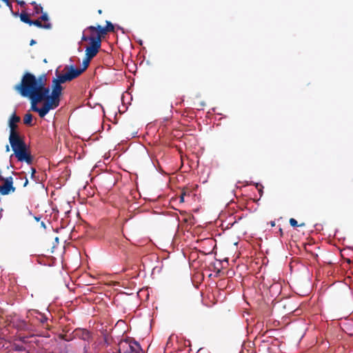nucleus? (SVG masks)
Here are the masks:
<instances>
[{"instance_id":"21","label":"nucleus","mask_w":353,"mask_h":353,"mask_svg":"<svg viewBox=\"0 0 353 353\" xmlns=\"http://www.w3.org/2000/svg\"><path fill=\"white\" fill-rule=\"evenodd\" d=\"M236 223H237L236 221H233L232 223H228L226 227L228 228H231V227H232Z\"/></svg>"},{"instance_id":"10","label":"nucleus","mask_w":353,"mask_h":353,"mask_svg":"<svg viewBox=\"0 0 353 353\" xmlns=\"http://www.w3.org/2000/svg\"><path fill=\"white\" fill-rule=\"evenodd\" d=\"M35 26L40 28H44V29H51L52 24L50 22H46L42 23L41 21L39 19L37 20H32L30 26Z\"/></svg>"},{"instance_id":"5","label":"nucleus","mask_w":353,"mask_h":353,"mask_svg":"<svg viewBox=\"0 0 353 353\" xmlns=\"http://www.w3.org/2000/svg\"><path fill=\"white\" fill-rule=\"evenodd\" d=\"M121 350L124 353H140L141 348L139 343L135 341H121Z\"/></svg>"},{"instance_id":"8","label":"nucleus","mask_w":353,"mask_h":353,"mask_svg":"<svg viewBox=\"0 0 353 353\" xmlns=\"http://www.w3.org/2000/svg\"><path fill=\"white\" fill-rule=\"evenodd\" d=\"M74 333L75 336H77L79 339H81L85 341H89L92 338V335H91L90 332L85 329H82V328L76 329L74 331Z\"/></svg>"},{"instance_id":"25","label":"nucleus","mask_w":353,"mask_h":353,"mask_svg":"<svg viewBox=\"0 0 353 353\" xmlns=\"http://www.w3.org/2000/svg\"><path fill=\"white\" fill-rule=\"evenodd\" d=\"M28 179L26 177H25V181L23 183V186L26 187L28 185Z\"/></svg>"},{"instance_id":"12","label":"nucleus","mask_w":353,"mask_h":353,"mask_svg":"<svg viewBox=\"0 0 353 353\" xmlns=\"http://www.w3.org/2000/svg\"><path fill=\"white\" fill-rule=\"evenodd\" d=\"M18 159L19 161H26L28 164H31L33 159L34 156H15Z\"/></svg>"},{"instance_id":"27","label":"nucleus","mask_w":353,"mask_h":353,"mask_svg":"<svg viewBox=\"0 0 353 353\" xmlns=\"http://www.w3.org/2000/svg\"><path fill=\"white\" fill-rule=\"evenodd\" d=\"M35 43H36V41H35V40H34V39H32V40L30 41V46H33V45H34V44H35Z\"/></svg>"},{"instance_id":"2","label":"nucleus","mask_w":353,"mask_h":353,"mask_svg":"<svg viewBox=\"0 0 353 353\" xmlns=\"http://www.w3.org/2000/svg\"><path fill=\"white\" fill-rule=\"evenodd\" d=\"M104 37L100 33L99 26H90L83 31L81 41H89V46L86 49L99 51L101 46V39Z\"/></svg>"},{"instance_id":"31","label":"nucleus","mask_w":353,"mask_h":353,"mask_svg":"<svg viewBox=\"0 0 353 353\" xmlns=\"http://www.w3.org/2000/svg\"><path fill=\"white\" fill-rule=\"evenodd\" d=\"M37 221H39L40 218L34 217Z\"/></svg>"},{"instance_id":"23","label":"nucleus","mask_w":353,"mask_h":353,"mask_svg":"<svg viewBox=\"0 0 353 353\" xmlns=\"http://www.w3.org/2000/svg\"><path fill=\"white\" fill-rule=\"evenodd\" d=\"M114 353H124L123 350H121V342L119 344V351H118V352H114Z\"/></svg>"},{"instance_id":"18","label":"nucleus","mask_w":353,"mask_h":353,"mask_svg":"<svg viewBox=\"0 0 353 353\" xmlns=\"http://www.w3.org/2000/svg\"><path fill=\"white\" fill-rule=\"evenodd\" d=\"M110 157L111 156H104V159H103L104 164L109 163L112 161V159H110Z\"/></svg>"},{"instance_id":"4","label":"nucleus","mask_w":353,"mask_h":353,"mask_svg":"<svg viewBox=\"0 0 353 353\" xmlns=\"http://www.w3.org/2000/svg\"><path fill=\"white\" fill-rule=\"evenodd\" d=\"M3 185L0 187V192L2 195H8L13 193L16 190V188L13 185V179L12 176L2 179Z\"/></svg>"},{"instance_id":"17","label":"nucleus","mask_w":353,"mask_h":353,"mask_svg":"<svg viewBox=\"0 0 353 353\" xmlns=\"http://www.w3.org/2000/svg\"><path fill=\"white\" fill-rule=\"evenodd\" d=\"M39 19L42 21H43L44 23L48 22V16L46 12H43L42 15L40 17Z\"/></svg>"},{"instance_id":"19","label":"nucleus","mask_w":353,"mask_h":353,"mask_svg":"<svg viewBox=\"0 0 353 353\" xmlns=\"http://www.w3.org/2000/svg\"><path fill=\"white\" fill-rule=\"evenodd\" d=\"M180 158H181L182 163H183L185 161H188L189 156H187V155L180 156Z\"/></svg>"},{"instance_id":"20","label":"nucleus","mask_w":353,"mask_h":353,"mask_svg":"<svg viewBox=\"0 0 353 353\" xmlns=\"http://www.w3.org/2000/svg\"><path fill=\"white\" fill-rule=\"evenodd\" d=\"M48 320V318L44 316H41V318L39 319V321L41 323H44L47 321Z\"/></svg>"},{"instance_id":"9","label":"nucleus","mask_w":353,"mask_h":353,"mask_svg":"<svg viewBox=\"0 0 353 353\" xmlns=\"http://www.w3.org/2000/svg\"><path fill=\"white\" fill-rule=\"evenodd\" d=\"M106 26L105 27H102L100 25L99 26V29H100V33L105 37L108 32H114V25L109 21H105Z\"/></svg>"},{"instance_id":"22","label":"nucleus","mask_w":353,"mask_h":353,"mask_svg":"<svg viewBox=\"0 0 353 353\" xmlns=\"http://www.w3.org/2000/svg\"><path fill=\"white\" fill-rule=\"evenodd\" d=\"M17 3L20 5L21 7L24 6L26 5L25 1H17Z\"/></svg>"},{"instance_id":"13","label":"nucleus","mask_w":353,"mask_h":353,"mask_svg":"<svg viewBox=\"0 0 353 353\" xmlns=\"http://www.w3.org/2000/svg\"><path fill=\"white\" fill-rule=\"evenodd\" d=\"M31 4L34 6L33 15L43 13V7L40 4H37L35 1H32Z\"/></svg>"},{"instance_id":"6","label":"nucleus","mask_w":353,"mask_h":353,"mask_svg":"<svg viewBox=\"0 0 353 353\" xmlns=\"http://www.w3.org/2000/svg\"><path fill=\"white\" fill-rule=\"evenodd\" d=\"M98 52V51L85 48V57L83 60V68H76L77 71L79 72V75L81 74L88 68L91 59H93Z\"/></svg>"},{"instance_id":"15","label":"nucleus","mask_w":353,"mask_h":353,"mask_svg":"<svg viewBox=\"0 0 353 353\" xmlns=\"http://www.w3.org/2000/svg\"><path fill=\"white\" fill-rule=\"evenodd\" d=\"M2 1L6 3V5L8 7L10 12L12 13V14L13 16L17 17L19 15L18 12L13 11L12 5V3L10 2V0H6V1Z\"/></svg>"},{"instance_id":"30","label":"nucleus","mask_w":353,"mask_h":353,"mask_svg":"<svg viewBox=\"0 0 353 353\" xmlns=\"http://www.w3.org/2000/svg\"><path fill=\"white\" fill-rule=\"evenodd\" d=\"M274 225H275V224H274V221H272V222H271V225H272V226H274Z\"/></svg>"},{"instance_id":"28","label":"nucleus","mask_w":353,"mask_h":353,"mask_svg":"<svg viewBox=\"0 0 353 353\" xmlns=\"http://www.w3.org/2000/svg\"><path fill=\"white\" fill-rule=\"evenodd\" d=\"M9 150H10V149H9V146L7 145H6V151H7V152H8Z\"/></svg>"},{"instance_id":"14","label":"nucleus","mask_w":353,"mask_h":353,"mask_svg":"<svg viewBox=\"0 0 353 353\" xmlns=\"http://www.w3.org/2000/svg\"><path fill=\"white\" fill-rule=\"evenodd\" d=\"M23 123L32 126V115L30 113H27L23 117Z\"/></svg>"},{"instance_id":"7","label":"nucleus","mask_w":353,"mask_h":353,"mask_svg":"<svg viewBox=\"0 0 353 353\" xmlns=\"http://www.w3.org/2000/svg\"><path fill=\"white\" fill-rule=\"evenodd\" d=\"M21 121L20 117L16 114V112H13L12 115L10 117L8 120V126L10 128V134H19L18 131V125L17 123Z\"/></svg>"},{"instance_id":"29","label":"nucleus","mask_w":353,"mask_h":353,"mask_svg":"<svg viewBox=\"0 0 353 353\" xmlns=\"http://www.w3.org/2000/svg\"><path fill=\"white\" fill-rule=\"evenodd\" d=\"M98 13H99V14H101L102 13V10H98Z\"/></svg>"},{"instance_id":"26","label":"nucleus","mask_w":353,"mask_h":353,"mask_svg":"<svg viewBox=\"0 0 353 353\" xmlns=\"http://www.w3.org/2000/svg\"><path fill=\"white\" fill-rule=\"evenodd\" d=\"M35 172H36L35 169H34V168H31V175H32V176H34V173H35Z\"/></svg>"},{"instance_id":"3","label":"nucleus","mask_w":353,"mask_h":353,"mask_svg":"<svg viewBox=\"0 0 353 353\" xmlns=\"http://www.w3.org/2000/svg\"><path fill=\"white\" fill-rule=\"evenodd\" d=\"M9 143L13 151L12 154H30L23 137L19 133L9 135Z\"/></svg>"},{"instance_id":"1","label":"nucleus","mask_w":353,"mask_h":353,"mask_svg":"<svg viewBox=\"0 0 353 353\" xmlns=\"http://www.w3.org/2000/svg\"><path fill=\"white\" fill-rule=\"evenodd\" d=\"M79 76V72L73 66L68 72L57 75L52 82V92L47 85V75L42 74L38 77L30 72H26L21 83L14 86L22 97H28L31 101V110L38 112L40 117H44L50 110L59 105L63 87L61 83L70 81Z\"/></svg>"},{"instance_id":"24","label":"nucleus","mask_w":353,"mask_h":353,"mask_svg":"<svg viewBox=\"0 0 353 353\" xmlns=\"http://www.w3.org/2000/svg\"><path fill=\"white\" fill-rule=\"evenodd\" d=\"M185 193H183L181 196H180V201L181 202H183L184 201V196H185Z\"/></svg>"},{"instance_id":"32","label":"nucleus","mask_w":353,"mask_h":353,"mask_svg":"<svg viewBox=\"0 0 353 353\" xmlns=\"http://www.w3.org/2000/svg\"><path fill=\"white\" fill-rule=\"evenodd\" d=\"M41 225H42V226H43V227H45V224H44V223H43V222H41Z\"/></svg>"},{"instance_id":"11","label":"nucleus","mask_w":353,"mask_h":353,"mask_svg":"<svg viewBox=\"0 0 353 353\" xmlns=\"http://www.w3.org/2000/svg\"><path fill=\"white\" fill-rule=\"evenodd\" d=\"M18 16H19L20 19L22 22L30 26L32 19H30L29 14H28L25 11H22L20 14H19Z\"/></svg>"},{"instance_id":"16","label":"nucleus","mask_w":353,"mask_h":353,"mask_svg":"<svg viewBox=\"0 0 353 353\" xmlns=\"http://www.w3.org/2000/svg\"><path fill=\"white\" fill-rule=\"evenodd\" d=\"M289 222H290V225H291L292 227H293V228L298 227V226H299V227H303V226H305V223H301V224H299H299H298V223H297V221H296V220H295V219H293V218H291V219H290Z\"/></svg>"}]
</instances>
